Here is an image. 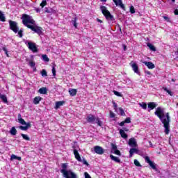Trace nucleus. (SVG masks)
<instances>
[{
	"label": "nucleus",
	"mask_w": 178,
	"mask_h": 178,
	"mask_svg": "<svg viewBox=\"0 0 178 178\" xmlns=\"http://www.w3.org/2000/svg\"><path fill=\"white\" fill-rule=\"evenodd\" d=\"M154 115H156V116H157L163 123L165 129L164 133L165 134H169L170 132V116L169 115V113H167L165 115V111L163 108L161 107H157L154 112Z\"/></svg>",
	"instance_id": "1"
},
{
	"label": "nucleus",
	"mask_w": 178,
	"mask_h": 178,
	"mask_svg": "<svg viewBox=\"0 0 178 178\" xmlns=\"http://www.w3.org/2000/svg\"><path fill=\"white\" fill-rule=\"evenodd\" d=\"M22 19L24 26H26V27H27L28 29H30V27H33V26L35 24V21L33 19V17L29 15L24 14Z\"/></svg>",
	"instance_id": "2"
},
{
	"label": "nucleus",
	"mask_w": 178,
	"mask_h": 178,
	"mask_svg": "<svg viewBox=\"0 0 178 178\" xmlns=\"http://www.w3.org/2000/svg\"><path fill=\"white\" fill-rule=\"evenodd\" d=\"M60 172L65 178H77V175L70 170H61Z\"/></svg>",
	"instance_id": "3"
},
{
	"label": "nucleus",
	"mask_w": 178,
	"mask_h": 178,
	"mask_svg": "<svg viewBox=\"0 0 178 178\" xmlns=\"http://www.w3.org/2000/svg\"><path fill=\"white\" fill-rule=\"evenodd\" d=\"M100 9H101L102 13H103L104 16H105L106 20H113V15H111L109 10H108V9H106V7L102 6L100 7Z\"/></svg>",
	"instance_id": "4"
},
{
	"label": "nucleus",
	"mask_w": 178,
	"mask_h": 178,
	"mask_svg": "<svg viewBox=\"0 0 178 178\" xmlns=\"http://www.w3.org/2000/svg\"><path fill=\"white\" fill-rule=\"evenodd\" d=\"M87 121L89 123H94V122H95V123H97L98 124V126H102V122H101V120H99V118H95V116L92 115H89L87 117Z\"/></svg>",
	"instance_id": "5"
},
{
	"label": "nucleus",
	"mask_w": 178,
	"mask_h": 178,
	"mask_svg": "<svg viewBox=\"0 0 178 178\" xmlns=\"http://www.w3.org/2000/svg\"><path fill=\"white\" fill-rule=\"evenodd\" d=\"M29 29L32 30V31H34L38 34V35H41V34H42V28L41 26H37L35 24L32 26H29Z\"/></svg>",
	"instance_id": "6"
},
{
	"label": "nucleus",
	"mask_w": 178,
	"mask_h": 178,
	"mask_svg": "<svg viewBox=\"0 0 178 178\" xmlns=\"http://www.w3.org/2000/svg\"><path fill=\"white\" fill-rule=\"evenodd\" d=\"M10 30L14 31V33H17L19 31V26H17V23L15 21H9Z\"/></svg>",
	"instance_id": "7"
},
{
	"label": "nucleus",
	"mask_w": 178,
	"mask_h": 178,
	"mask_svg": "<svg viewBox=\"0 0 178 178\" xmlns=\"http://www.w3.org/2000/svg\"><path fill=\"white\" fill-rule=\"evenodd\" d=\"M145 161L146 163H148V165L152 168V169H153V170H156V164H155L154 161H151L149 156H145Z\"/></svg>",
	"instance_id": "8"
},
{
	"label": "nucleus",
	"mask_w": 178,
	"mask_h": 178,
	"mask_svg": "<svg viewBox=\"0 0 178 178\" xmlns=\"http://www.w3.org/2000/svg\"><path fill=\"white\" fill-rule=\"evenodd\" d=\"M27 45H28L29 49L32 51V52H38V49H37V46L35 45V43L29 42Z\"/></svg>",
	"instance_id": "9"
},
{
	"label": "nucleus",
	"mask_w": 178,
	"mask_h": 178,
	"mask_svg": "<svg viewBox=\"0 0 178 178\" xmlns=\"http://www.w3.org/2000/svg\"><path fill=\"white\" fill-rule=\"evenodd\" d=\"M116 6H120L123 10H126V7L124 4L122 3V0H113Z\"/></svg>",
	"instance_id": "10"
},
{
	"label": "nucleus",
	"mask_w": 178,
	"mask_h": 178,
	"mask_svg": "<svg viewBox=\"0 0 178 178\" xmlns=\"http://www.w3.org/2000/svg\"><path fill=\"white\" fill-rule=\"evenodd\" d=\"M94 150L98 155H102L104 154V149L101 146H95Z\"/></svg>",
	"instance_id": "11"
},
{
	"label": "nucleus",
	"mask_w": 178,
	"mask_h": 178,
	"mask_svg": "<svg viewBox=\"0 0 178 178\" xmlns=\"http://www.w3.org/2000/svg\"><path fill=\"white\" fill-rule=\"evenodd\" d=\"M129 145L130 147H132L133 148L137 147V140H136V138H131L129 139Z\"/></svg>",
	"instance_id": "12"
},
{
	"label": "nucleus",
	"mask_w": 178,
	"mask_h": 178,
	"mask_svg": "<svg viewBox=\"0 0 178 178\" xmlns=\"http://www.w3.org/2000/svg\"><path fill=\"white\" fill-rule=\"evenodd\" d=\"M145 66L148 67V69H154L155 68V65L152 63V62H148V61H142Z\"/></svg>",
	"instance_id": "13"
},
{
	"label": "nucleus",
	"mask_w": 178,
	"mask_h": 178,
	"mask_svg": "<svg viewBox=\"0 0 178 178\" xmlns=\"http://www.w3.org/2000/svg\"><path fill=\"white\" fill-rule=\"evenodd\" d=\"M131 66L134 72V73H136V74H140V71H138V65H137L136 63L131 64Z\"/></svg>",
	"instance_id": "14"
},
{
	"label": "nucleus",
	"mask_w": 178,
	"mask_h": 178,
	"mask_svg": "<svg viewBox=\"0 0 178 178\" xmlns=\"http://www.w3.org/2000/svg\"><path fill=\"white\" fill-rule=\"evenodd\" d=\"M74 155L76 159L79 161V162H81V157L80 156L79 152L76 149H74Z\"/></svg>",
	"instance_id": "15"
},
{
	"label": "nucleus",
	"mask_w": 178,
	"mask_h": 178,
	"mask_svg": "<svg viewBox=\"0 0 178 178\" xmlns=\"http://www.w3.org/2000/svg\"><path fill=\"white\" fill-rule=\"evenodd\" d=\"M25 127L19 126L20 130H24L26 131V130H28L29 129H30V127H31V124H30V122L25 124Z\"/></svg>",
	"instance_id": "16"
},
{
	"label": "nucleus",
	"mask_w": 178,
	"mask_h": 178,
	"mask_svg": "<svg viewBox=\"0 0 178 178\" xmlns=\"http://www.w3.org/2000/svg\"><path fill=\"white\" fill-rule=\"evenodd\" d=\"M156 106H158V104L155 102H149L147 104V107L149 108V109H154L156 108Z\"/></svg>",
	"instance_id": "17"
},
{
	"label": "nucleus",
	"mask_w": 178,
	"mask_h": 178,
	"mask_svg": "<svg viewBox=\"0 0 178 178\" xmlns=\"http://www.w3.org/2000/svg\"><path fill=\"white\" fill-rule=\"evenodd\" d=\"M115 111L117 112V113H118V115H121L122 116H124V115H126V113H124V111L123 110V108L120 107L117 108Z\"/></svg>",
	"instance_id": "18"
},
{
	"label": "nucleus",
	"mask_w": 178,
	"mask_h": 178,
	"mask_svg": "<svg viewBox=\"0 0 178 178\" xmlns=\"http://www.w3.org/2000/svg\"><path fill=\"white\" fill-rule=\"evenodd\" d=\"M41 99H42V98L40 96L35 97L33 99V104L35 105H38V104H40V101H41Z\"/></svg>",
	"instance_id": "19"
},
{
	"label": "nucleus",
	"mask_w": 178,
	"mask_h": 178,
	"mask_svg": "<svg viewBox=\"0 0 178 178\" xmlns=\"http://www.w3.org/2000/svg\"><path fill=\"white\" fill-rule=\"evenodd\" d=\"M69 93L71 97H74L77 94V90L69 89Z\"/></svg>",
	"instance_id": "20"
},
{
	"label": "nucleus",
	"mask_w": 178,
	"mask_h": 178,
	"mask_svg": "<svg viewBox=\"0 0 178 178\" xmlns=\"http://www.w3.org/2000/svg\"><path fill=\"white\" fill-rule=\"evenodd\" d=\"M64 104H65V102L63 101L56 102L55 109H59V107L63 106Z\"/></svg>",
	"instance_id": "21"
},
{
	"label": "nucleus",
	"mask_w": 178,
	"mask_h": 178,
	"mask_svg": "<svg viewBox=\"0 0 178 178\" xmlns=\"http://www.w3.org/2000/svg\"><path fill=\"white\" fill-rule=\"evenodd\" d=\"M10 134L11 136H16L17 134V130H16V128L15 127H13L10 130Z\"/></svg>",
	"instance_id": "22"
},
{
	"label": "nucleus",
	"mask_w": 178,
	"mask_h": 178,
	"mask_svg": "<svg viewBox=\"0 0 178 178\" xmlns=\"http://www.w3.org/2000/svg\"><path fill=\"white\" fill-rule=\"evenodd\" d=\"M110 158L112 161H114V162H117L118 163H120V160L118 159V157H116V156L111 154Z\"/></svg>",
	"instance_id": "23"
},
{
	"label": "nucleus",
	"mask_w": 178,
	"mask_h": 178,
	"mask_svg": "<svg viewBox=\"0 0 178 178\" xmlns=\"http://www.w3.org/2000/svg\"><path fill=\"white\" fill-rule=\"evenodd\" d=\"M14 159H16L17 161H22V157L17 156L15 154H12L10 157V161H14Z\"/></svg>",
	"instance_id": "24"
},
{
	"label": "nucleus",
	"mask_w": 178,
	"mask_h": 178,
	"mask_svg": "<svg viewBox=\"0 0 178 178\" xmlns=\"http://www.w3.org/2000/svg\"><path fill=\"white\" fill-rule=\"evenodd\" d=\"M120 134L121 137H122V138H127V134H126V132H124V130L120 129Z\"/></svg>",
	"instance_id": "25"
},
{
	"label": "nucleus",
	"mask_w": 178,
	"mask_h": 178,
	"mask_svg": "<svg viewBox=\"0 0 178 178\" xmlns=\"http://www.w3.org/2000/svg\"><path fill=\"white\" fill-rule=\"evenodd\" d=\"M138 149H136V148H131L130 150H129V156H130V158H131V156H133V154H134V153H137L138 152Z\"/></svg>",
	"instance_id": "26"
},
{
	"label": "nucleus",
	"mask_w": 178,
	"mask_h": 178,
	"mask_svg": "<svg viewBox=\"0 0 178 178\" xmlns=\"http://www.w3.org/2000/svg\"><path fill=\"white\" fill-rule=\"evenodd\" d=\"M0 99H2L3 102H4L5 104H7L8 102V98L5 95L0 94Z\"/></svg>",
	"instance_id": "27"
},
{
	"label": "nucleus",
	"mask_w": 178,
	"mask_h": 178,
	"mask_svg": "<svg viewBox=\"0 0 178 178\" xmlns=\"http://www.w3.org/2000/svg\"><path fill=\"white\" fill-rule=\"evenodd\" d=\"M47 91H48L47 88L43 87L39 89L38 92H40V94H47Z\"/></svg>",
	"instance_id": "28"
},
{
	"label": "nucleus",
	"mask_w": 178,
	"mask_h": 178,
	"mask_svg": "<svg viewBox=\"0 0 178 178\" xmlns=\"http://www.w3.org/2000/svg\"><path fill=\"white\" fill-rule=\"evenodd\" d=\"M6 18L5 17V15L0 10V22H6Z\"/></svg>",
	"instance_id": "29"
},
{
	"label": "nucleus",
	"mask_w": 178,
	"mask_h": 178,
	"mask_svg": "<svg viewBox=\"0 0 178 178\" xmlns=\"http://www.w3.org/2000/svg\"><path fill=\"white\" fill-rule=\"evenodd\" d=\"M147 47L148 48H149V49L151 51H156V49L155 48V46L154 45H152V44L151 43H147Z\"/></svg>",
	"instance_id": "30"
},
{
	"label": "nucleus",
	"mask_w": 178,
	"mask_h": 178,
	"mask_svg": "<svg viewBox=\"0 0 178 178\" xmlns=\"http://www.w3.org/2000/svg\"><path fill=\"white\" fill-rule=\"evenodd\" d=\"M44 9H45L44 12L46 13H54V10L52 8H45Z\"/></svg>",
	"instance_id": "31"
},
{
	"label": "nucleus",
	"mask_w": 178,
	"mask_h": 178,
	"mask_svg": "<svg viewBox=\"0 0 178 178\" xmlns=\"http://www.w3.org/2000/svg\"><path fill=\"white\" fill-rule=\"evenodd\" d=\"M21 136H22V138H24V140H26V141H30V138L29 137V136H27L24 134H21Z\"/></svg>",
	"instance_id": "32"
},
{
	"label": "nucleus",
	"mask_w": 178,
	"mask_h": 178,
	"mask_svg": "<svg viewBox=\"0 0 178 178\" xmlns=\"http://www.w3.org/2000/svg\"><path fill=\"white\" fill-rule=\"evenodd\" d=\"M42 58L44 62H49V58H48V56H47L46 54L42 55Z\"/></svg>",
	"instance_id": "33"
},
{
	"label": "nucleus",
	"mask_w": 178,
	"mask_h": 178,
	"mask_svg": "<svg viewBox=\"0 0 178 178\" xmlns=\"http://www.w3.org/2000/svg\"><path fill=\"white\" fill-rule=\"evenodd\" d=\"M163 89L164 90V91H165L166 92H168V94H169V95H170L171 97L173 96V92L169 90L168 89V88H163Z\"/></svg>",
	"instance_id": "34"
},
{
	"label": "nucleus",
	"mask_w": 178,
	"mask_h": 178,
	"mask_svg": "<svg viewBox=\"0 0 178 178\" xmlns=\"http://www.w3.org/2000/svg\"><path fill=\"white\" fill-rule=\"evenodd\" d=\"M18 121H19V123H20L21 124H27L26 121H24V120L22 118H19Z\"/></svg>",
	"instance_id": "35"
},
{
	"label": "nucleus",
	"mask_w": 178,
	"mask_h": 178,
	"mask_svg": "<svg viewBox=\"0 0 178 178\" xmlns=\"http://www.w3.org/2000/svg\"><path fill=\"white\" fill-rule=\"evenodd\" d=\"M72 23L74 26V27H75V29H77V19L74 18L72 21Z\"/></svg>",
	"instance_id": "36"
},
{
	"label": "nucleus",
	"mask_w": 178,
	"mask_h": 178,
	"mask_svg": "<svg viewBox=\"0 0 178 178\" xmlns=\"http://www.w3.org/2000/svg\"><path fill=\"white\" fill-rule=\"evenodd\" d=\"M72 23L74 26V27H75V29H77V19L74 18L72 21Z\"/></svg>",
	"instance_id": "37"
},
{
	"label": "nucleus",
	"mask_w": 178,
	"mask_h": 178,
	"mask_svg": "<svg viewBox=\"0 0 178 178\" xmlns=\"http://www.w3.org/2000/svg\"><path fill=\"white\" fill-rule=\"evenodd\" d=\"M41 75L42 77H47V76H48L47 73V70H42L41 71Z\"/></svg>",
	"instance_id": "38"
},
{
	"label": "nucleus",
	"mask_w": 178,
	"mask_h": 178,
	"mask_svg": "<svg viewBox=\"0 0 178 178\" xmlns=\"http://www.w3.org/2000/svg\"><path fill=\"white\" fill-rule=\"evenodd\" d=\"M139 105L143 108V109H147V103H139Z\"/></svg>",
	"instance_id": "39"
},
{
	"label": "nucleus",
	"mask_w": 178,
	"mask_h": 178,
	"mask_svg": "<svg viewBox=\"0 0 178 178\" xmlns=\"http://www.w3.org/2000/svg\"><path fill=\"white\" fill-rule=\"evenodd\" d=\"M29 63L31 67H35V63L34 61L29 60Z\"/></svg>",
	"instance_id": "40"
},
{
	"label": "nucleus",
	"mask_w": 178,
	"mask_h": 178,
	"mask_svg": "<svg viewBox=\"0 0 178 178\" xmlns=\"http://www.w3.org/2000/svg\"><path fill=\"white\" fill-rule=\"evenodd\" d=\"M129 10H130V13H132V14L136 13V10L134 9V6H130Z\"/></svg>",
	"instance_id": "41"
},
{
	"label": "nucleus",
	"mask_w": 178,
	"mask_h": 178,
	"mask_svg": "<svg viewBox=\"0 0 178 178\" xmlns=\"http://www.w3.org/2000/svg\"><path fill=\"white\" fill-rule=\"evenodd\" d=\"M111 147H112L111 152H113V151H116V149H118V146H116V145L115 144H112Z\"/></svg>",
	"instance_id": "42"
},
{
	"label": "nucleus",
	"mask_w": 178,
	"mask_h": 178,
	"mask_svg": "<svg viewBox=\"0 0 178 178\" xmlns=\"http://www.w3.org/2000/svg\"><path fill=\"white\" fill-rule=\"evenodd\" d=\"M47 5V0H43L41 3H40V6L41 8H44V6H46Z\"/></svg>",
	"instance_id": "43"
},
{
	"label": "nucleus",
	"mask_w": 178,
	"mask_h": 178,
	"mask_svg": "<svg viewBox=\"0 0 178 178\" xmlns=\"http://www.w3.org/2000/svg\"><path fill=\"white\" fill-rule=\"evenodd\" d=\"M113 93L115 95H116L117 97H122V93L121 92H119L116 90H113Z\"/></svg>",
	"instance_id": "44"
},
{
	"label": "nucleus",
	"mask_w": 178,
	"mask_h": 178,
	"mask_svg": "<svg viewBox=\"0 0 178 178\" xmlns=\"http://www.w3.org/2000/svg\"><path fill=\"white\" fill-rule=\"evenodd\" d=\"M17 33H18L19 38H22V37H23V30L20 29L19 31H17Z\"/></svg>",
	"instance_id": "45"
},
{
	"label": "nucleus",
	"mask_w": 178,
	"mask_h": 178,
	"mask_svg": "<svg viewBox=\"0 0 178 178\" xmlns=\"http://www.w3.org/2000/svg\"><path fill=\"white\" fill-rule=\"evenodd\" d=\"M113 154H115V155H119L120 156V151L118 150V149L116 150H114L113 152H112Z\"/></svg>",
	"instance_id": "46"
},
{
	"label": "nucleus",
	"mask_w": 178,
	"mask_h": 178,
	"mask_svg": "<svg viewBox=\"0 0 178 178\" xmlns=\"http://www.w3.org/2000/svg\"><path fill=\"white\" fill-rule=\"evenodd\" d=\"M134 165H136V166H141V164H140V162L138 161L137 159L134 160Z\"/></svg>",
	"instance_id": "47"
},
{
	"label": "nucleus",
	"mask_w": 178,
	"mask_h": 178,
	"mask_svg": "<svg viewBox=\"0 0 178 178\" xmlns=\"http://www.w3.org/2000/svg\"><path fill=\"white\" fill-rule=\"evenodd\" d=\"M81 162H82L83 163V165H86V166H88V165H89L85 159H81Z\"/></svg>",
	"instance_id": "48"
},
{
	"label": "nucleus",
	"mask_w": 178,
	"mask_h": 178,
	"mask_svg": "<svg viewBox=\"0 0 178 178\" xmlns=\"http://www.w3.org/2000/svg\"><path fill=\"white\" fill-rule=\"evenodd\" d=\"M51 72H52L53 76H56V70L55 69V67H52Z\"/></svg>",
	"instance_id": "49"
},
{
	"label": "nucleus",
	"mask_w": 178,
	"mask_h": 178,
	"mask_svg": "<svg viewBox=\"0 0 178 178\" xmlns=\"http://www.w3.org/2000/svg\"><path fill=\"white\" fill-rule=\"evenodd\" d=\"M113 106L114 107L115 111L119 108H118V104L115 102H113Z\"/></svg>",
	"instance_id": "50"
},
{
	"label": "nucleus",
	"mask_w": 178,
	"mask_h": 178,
	"mask_svg": "<svg viewBox=\"0 0 178 178\" xmlns=\"http://www.w3.org/2000/svg\"><path fill=\"white\" fill-rule=\"evenodd\" d=\"M62 168H63L62 170H66V168H67V164L66 163L62 164Z\"/></svg>",
	"instance_id": "51"
},
{
	"label": "nucleus",
	"mask_w": 178,
	"mask_h": 178,
	"mask_svg": "<svg viewBox=\"0 0 178 178\" xmlns=\"http://www.w3.org/2000/svg\"><path fill=\"white\" fill-rule=\"evenodd\" d=\"M125 123H131V119L130 118H127L124 121Z\"/></svg>",
	"instance_id": "52"
},
{
	"label": "nucleus",
	"mask_w": 178,
	"mask_h": 178,
	"mask_svg": "<svg viewBox=\"0 0 178 178\" xmlns=\"http://www.w3.org/2000/svg\"><path fill=\"white\" fill-rule=\"evenodd\" d=\"M3 51H4L6 56L9 57V54H8V49H6V47H3Z\"/></svg>",
	"instance_id": "53"
},
{
	"label": "nucleus",
	"mask_w": 178,
	"mask_h": 178,
	"mask_svg": "<svg viewBox=\"0 0 178 178\" xmlns=\"http://www.w3.org/2000/svg\"><path fill=\"white\" fill-rule=\"evenodd\" d=\"M110 118H115V113L112 111H110Z\"/></svg>",
	"instance_id": "54"
},
{
	"label": "nucleus",
	"mask_w": 178,
	"mask_h": 178,
	"mask_svg": "<svg viewBox=\"0 0 178 178\" xmlns=\"http://www.w3.org/2000/svg\"><path fill=\"white\" fill-rule=\"evenodd\" d=\"M149 144L150 148H154V145H152V142H151V140H149Z\"/></svg>",
	"instance_id": "55"
},
{
	"label": "nucleus",
	"mask_w": 178,
	"mask_h": 178,
	"mask_svg": "<svg viewBox=\"0 0 178 178\" xmlns=\"http://www.w3.org/2000/svg\"><path fill=\"white\" fill-rule=\"evenodd\" d=\"M163 17L164 20H166V22H170V19L168 17L164 16Z\"/></svg>",
	"instance_id": "56"
},
{
	"label": "nucleus",
	"mask_w": 178,
	"mask_h": 178,
	"mask_svg": "<svg viewBox=\"0 0 178 178\" xmlns=\"http://www.w3.org/2000/svg\"><path fill=\"white\" fill-rule=\"evenodd\" d=\"M124 123H126V122H124V121L121 122L120 123V126H124Z\"/></svg>",
	"instance_id": "57"
},
{
	"label": "nucleus",
	"mask_w": 178,
	"mask_h": 178,
	"mask_svg": "<svg viewBox=\"0 0 178 178\" xmlns=\"http://www.w3.org/2000/svg\"><path fill=\"white\" fill-rule=\"evenodd\" d=\"M174 13H175V15H178V10H175L174 11Z\"/></svg>",
	"instance_id": "58"
},
{
	"label": "nucleus",
	"mask_w": 178,
	"mask_h": 178,
	"mask_svg": "<svg viewBox=\"0 0 178 178\" xmlns=\"http://www.w3.org/2000/svg\"><path fill=\"white\" fill-rule=\"evenodd\" d=\"M145 73H146V74H151V72L149 71H145Z\"/></svg>",
	"instance_id": "59"
},
{
	"label": "nucleus",
	"mask_w": 178,
	"mask_h": 178,
	"mask_svg": "<svg viewBox=\"0 0 178 178\" xmlns=\"http://www.w3.org/2000/svg\"><path fill=\"white\" fill-rule=\"evenodd\" d=\"M97 21L99 22V23H102V20L99 19H97Z\"/></svg>",
	"instance_id": "60"
},
{
	"label": "nucleus",
	"mask_w": 178,
	"mask_h": 178,
	"mask_svg": "<svg viewBox=\"0 0 178 178\" xmlns=\"http://www.w3.org/2000/svg\"><path fill=\"white\" fill-rule=\"evenodd\" d=\"M124 47V51H126V45L123 44Z\"/></svg>",
	"instance_id": "61"
},
{
	"label": "nucleus",
	"mask_w": 178,
	"mask_h": 178,
	"mask_svg": "<svg viewBox=\"0 0 178 178\" xmlns=\"http://www.w3.org/2000/svg\"><path fill=\"white\" fill-rule=\"evenodd\" d=\"M172 81L175 82L176 81V79H172Z\"/></svg>",
	"instance_id": "62"
},
{
	"label": "nucleus",
	"mask_w": 178,
	"mask_h": 178,
	"mask_svg": "<svg viewBox=\"0 0 178 178\" xmlns=\"http://www.w3.org/2000/svg\"><path fill=\"white\" fill-rule=\"evenodd\" d=\"M102 2H106V0H101Z\"/></svg>",
	"instance_id": "63"
},
{
	"label": "nucleus",
	"mask_w": 178,
	"mask_h": 178,
	"mask_svg": "<svg viewBox=\"0 0 178 178\" xmlns=\"http://www.w3.org/2000/svg\"><path fill=\"white\" fill-rule=\"evenodd\" d=\"M33 70H34V72H35V70H37V68L34 67Z\"/></svg>",
	"instance_id": "64"
}]
</instances>
